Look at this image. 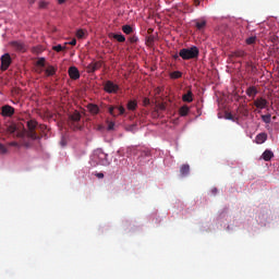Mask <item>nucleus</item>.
Returning <instances> with one entry per match:
<instances>
[{
    "instance_id": "13",
    "label": "nucleus",
    "mask_w": 279,
    "mask_h": 279,
    "mask_svg": "<svg viewBox=\"0 0 279 279\" xmlns=\"http://www.w3.org/2000/svg\"><path fill=\"white\" fill-rule=\"evenodd\" d=\"M246 95L247 97H252V99H255L256 96L258 95V89L256 88V86H250L246 89Z\"/></svg>"
},
{
    "instance_id": "12",
    "label": "nucleus",
    "mask_w": 279,
    "mask_h": 279,
    "mask_svg": "<svg viewBox=\"0 0 279 279\" xmlns=\"http://www.w3.org/2000/svg\"><path fill=\"white\" fill-rule=\"evenodd\" d=\"M11 47H13V49H15V51L25 52V44H23L21 41H12Z\"/></svg>"
},
{
    "instance_id": "23",
    "label": "nucleus",
    "mask_w": 279,
    "mask_h": 279,
    "mask_svg": "<svg viewBox=\"0 0 279 279\" xmlns=\"http://www.w3.org/2000/svg\"><path fill=\"white\" fill-rule=\"evenodd\" d=\"M190 108H189V106H183V107H181L180 109H179V114H180V117H186V114H189V112H190Z\"/></svg>"
},
{
    "instance_id": "30",
    "label": "nucleus",
    "mask_w": 279,
    "mask_h": 279,
    "mask_svg": "<svg viewBox=\"0 0 279 279\" xmlns=\"http://www.w3.org/2000/svg\"><path fill=\"white\" fill-rule=\"evenodd\" d=\"M0 154H8V148L5 147V145L0 143Z\"/></svg>"
},
{
    "instance_id": "42",
    "label": "nucleus",
    "mask_w": 279,
    "mask_h": 279,
    "mask_svg": "<svg viewBox=\"0 0 279 279\" xmlns=\"http://www.w3.org/2000/svg\"><path fill=\"white\" fill-rule=\"evenodd\" d=\"M66 0H58V2L62 5Z\"/></svg>"
},
{
    "instance_id": "34",
    "label": "nucleus",
    "mask_w": 279,
    "mask_h": 279,
    "mask_svg": "<svg viewBox=\"0 0 279 279\" xmlns=\"http://www.w3.org/2000/svg\"><path fill=\"white\" fill-rule=\"evenodd\" d=\"M69 45H71L72 47H75L77 45V39H72Z\"/></svg>"
},
{
    "instance_id": "22",
    "label": "nucleus",
    "mask_w": 279,
    "mask_h": 279,
    "mask_svg": "<svg viewBox=\"0 0 279 279\" xmlns=\"http://www.w3.org/2000/svg\"><path fill=\"white\" fill-rule=\"evenodd\" d=\"M111 36L118 43H125V36L123 34H111Z\"/></svg>"
},
{
    "instance_id": "31",
    "label": "nucleus",
    "mask_w": 279,
    "mask_h": 279,
    "mask_svg": "<svg viewBox=\"0 0 279 279\" xmlns=\"http://www.w3.org/2000/svg\"><path fill=\"white\" fill-rule=\"evenodd\" d=\"M37 66H45V58H40L37 60Z\"/></svg>"
},
{
    "instance_id": "15",
    "label": "nucleus",
    "mask_w": 279,
    "mask_h": 279,
    "mask_svg": "<svg viewBox=\"0 0 279 279\" xmlns=\"http://www.w3.org/2000/svg\"><path fill=\"white\" fill-rule=\"evenodd\" d=\"M267 141V133H259L255 137V143L257 145H263Z\"/></svg>"
},
{
    "instance_id": "32",
    "label": "nucleus",
    "mask_w": 279,
    "mask_h": 279,
    "mask_svg": "<svg viewBox=\"0 0 279 279\" xmlns=\"http://www.w3.org/2000/svg\"><path fill=\"white\" fill-rule=\"evenodd\" d=\"M76 36H77L78 38H84V31H83V29H78V31L76 32Z\"/></svg>"
},
{
    "instance_id": "37",
    "label": "nucleus",
    "mask_w": 279,
    "mask_h": 279,
    "mask_svg": "<svg viewBox=\"0 0 279 279\" xmlns=\"http://www.w3.org/2000/svg\"><path fill=\"white\" fill-rule=\"evenodd\" d=\"M39 8L41 9L47 8V2L45 1L39 2Z\"/></svg>"
},
{
    "instance_id": "18",
    "label": "nucleus",
    "mask_w": 279,
    "mask_h": 279,
    "mask_svg": "<svg viewBox=\"0 0 279 279\" xmlns=\"http://www.w3.org/2000/svg\"><path fill=\"white\" fill-rule=\"evenodd\" d=\"M87 110L90 112V114H97L99 112V106L95 104L87 105Z\"/></svg>"
},
{
    "instance_id": "21",
    "label": "nucleus",
    "mask_w": 279,
    "mask_h": 279,
    "mask_svg": "<svg viewBox=\"0 0 279 279\" xmlns=\"http://www.w3.org/2000/svg\"><path fill=\"white\" fill-rule=\"evenodd\" d=\"M47 77H51L53 75H56V68H53V65H49L46 71H45Z\"/></svg>"
},
{
    "instance_id": "26",
    "label": "nucleus",
    "mask_w": 279,
    "mask_h": 279,
    "mask_svg": "<svg viewBox=\"0 0 279 279\" xmlns=\"http://www.w3.org/2000/svg\"><path fill=\"white\" fill-rule=\"evenodd\" d=\"M122 32H123L124 34L130 35V34H132V32H134V29H133L132 26H130V25H124V26H122Z\"/></svg>"
},
{
    "instance_id": "19",
    "label": "nucleus",
    "mask_w": 279,
    "mask_h": 279,
    "mask_svg": "<svg viewBox=\"0 0 279 279\" xmlns=\"http://www.w3.org/2000/svg\"><path fill=\"white\" fill-rule=\"evenodd\" d=\"M182 99L186 104H191L193 101V92L189 90L186 94L182 96Z\"/></svg>"
},
{
    "instance_id": "41",
    "label": "nucleus",
    "mask_w": 279,
    "mask_h": 279,
    "mask_svg": "<svg viewBox=\"0 0 279 279\" xmlns=\"http://www.w3.org/2000/svg\"><path fill=\"white\" fill-rule=\"evenodd\" d=\"M173 58L174 60H178L180 58V54H174Z\"/></svg>"
},
{
    "instance_id": "38",
    "label": "nucleus",
    "mask_w": 279,
    "mask_h": 279,
    "mask_svg": "<svg viewBox=\"0 0 279 279\" xmlns=\"http://www.w3.org/2000/svg\"><path fill=\"white\" fill-rule=\"evenodd\" d=\"M10 147H19V143L17 142H11L9 143Z\"/></svg>"
},
{
    "instance_id": "17",
    "label": "nucleus",
    "mask_w": 279,
    "mask_h": 279,
    "mask_svg": "<svg viewBox=\"0 0 279 279\" xmlns=\"http://www.w3.org/2000/svg\"><path fill=\"white\" fill-rule=\"evenodd\" d=\"M194 23H195L196 29H198L199 32H202V29L206 27V20H195Z\"/></svg>"
},
{
    "instance_id": "28",
    "label": "nucleus",
    "mask_w": 279,
    "mask_h": 279,
    "mask_svg": "<svg viewBox=\"0 0 279 279\" xmlns=\"http://www.w3.org/2000/svg\"><path fill=\"white\" fill-rule=\"evenodd\" d=\"M262 121H264V123H271V116L269 113L262 116Z\"/></svg>"
},
{
    "instance_id": "5",
    "label": "nucleus",
    "mask_w": 279,
    "mask_h": 279,
    "mask_svg": "<svg viewBox=\"0 0 279 279\" xmlns=\"http://www.w3.org/2000/svg\"><path fill=\"white\" fill-rule=\"evenodd\" d=\"M1 71H8L10 69V64H12V57H10V53H4L1 57Z\"/></svg>"
},
{
    "instance_id": "39",
    "label": "nucleus",
    "mask_w": 279,
    "mask_h": 279,
    "mask_svg": "<svg viewBox=\"0 0 279 279\" xmlns=\"http://www.w3.org/2000/svg\"><path fill=\"white\" fill-rule=\"evenodd\" d=\"M28 3H29L31 5H34V3H36V0H28Z\"/></svg>"
},
{
    "instance_id": "2",
    "label": "nucleus",
    "mask_w": 279,
    "mask_h": 279,
    "mask_svg": "<svg viewBox=\"0 0 279 279\" xmlns=\"http://www.w3.org/2000/svg\"><path fill=\"white\" fill-rule=\"evenodd\" d=\"M68 125L71 128V130H82V114L80 111H74L73 113L69 114Z\"/></svg>"
},
{
    "instance_id": "4",
    "label": "nucleus",
    "mask_w": 279,
    "mask_h": 279,
    "mask_svg": "<svg viewBox=\"0 0 279 279\" xmlns=\"http://www.w3.org/2000/svg\"><path fill=\"white\" fill-rule=\"evenodd\" d=\"M37 125H38V122H36V120H29L27 122V128H28L27 136H28V138H32L33 141H38V138H40L38 136V134L36 133Z\"/></svg>"
},
{
    "instance_id": "25",
    "label": "nucleus",
    "mask_w": 279,
    "mask_h": 279,
    "mask_svg": "<svg viewBox=\"0 0 279 279\" xmlns=\"http://www.w3.org/2000/svg\"><path fill=\"white\" fill-rule=\"evenodd\" d=\"M180 77H182V72H180V71H174V72L170 73L171 80H180Z\"/></svg>"
},
{
    "instance_id": "8",
    "label": "nucleus",
    "mask_w": 279,
    "mask_h": 279,
    "mask_svg": "<svg viewBox=\"0 0 279 279\" xmlns=\"http://www.w3.org/2000/svg\"><path fill=\"white\" fill-rule=\"evenodd\" d=\"M254 106L258 108V110H265L267 106H269V101L265 99L264 97H257L254 100Z\"/></svg>"
},
{
    "instance_id": "45",
    "label": "nucleus",
    "mask_w": 279,
    "mask_h": 279,
    "mask_svg": "<svg viewBox=\"0 0 279 279\" xmlns=\"http://www.w3.org/2000/svg\"><path fill=\"white\" fill-rule=\"evenodd\" d=\"M216 191H217V189H214V190H213V193H216Z\"/></svg>"
},
{
    "instance_id": "46",
    "label": "nucleus",
    "mask_w": 279,
    "mask_h": 279,
    "mask_svg": "<svg viewBox=\"0 0 279 279\" xmlns=\"http://www.w3.org/2000/svg\"><path fill=\"white\" fill-rule=\"evenodd\" d=\"M116 112H118V113H119L118 109H116Z\"/></svg>"
},
{
    "instance_id": "36",
    "label": "nucleus",
    "mask_w": 279,
    "mask_h": 279,
    "mask_svg": "<svg viewBox=\"0 0 279 279\" xmlns=\"http://www.w3.org/2000/svg\"><path fill=\"white\" fill-rule=\"evenodd\" d=\"M108 130H114V122L108 123Z\"/></svg>"
},
{
    "instance_id": "7",
    "label": "nucleus",
    "mask_w": 279,
    "mask_h": 279,
    "mask_svg": "<svg viewBox=\"0 0 279 279\" xmlns=\"http://www.w3.org/2000/svg\"><path fill=\"white\" fill-rule=\"evenodd\" d=\"M104 90L109 94L118 93L119 85L114 84L112 81H107L105 83Z\"/></svg>"
},
{
    "instance_id": "43",
    "label": "nucleus",
    "mask_w": 279,
    "mask_h": 279,
    "mask_svg": "<svg viewBox=\"0 0 279 279\" xmlns=\"http://www.w3.org/2000/svg\"><path fill=\"white\" fill-rule=\"evenodd\" d=\"M195 3H196V5H199V0H196Z\"/></svg>"
},
{
    "instance_id": "6",
    "label": "nucleus",
    "mask_w": 279,
    "mask_h": 279,
    "mask_svg": "<svg viewBox=\"0 0 279 279\" xmlns=\"http://www.w3.org/2000/svg\"><path fill=\"white\" fill-rule=\"evenodd\" d=\"M108 112L111 114V117H119V114H125V108L123 106H110L108 108Z\"/></svg>"
},
{
    "instance_id": "10",
    "label": "nucleus",
    "mask_w": 279,
    "mask_h": 279,
    "mask_svg": "<svg viewBox=\"0 0 279 279\" xmlns=\"http://www.w3.org/2000/svg\"><path fill=\"white\" fill-rule=\"evenodd\" d=\"M102 66L101 61H94L87 65V73H95Z\"/></svg>"
},
{
    "instance_id": "16",
    "label": "nucleus",
    "mask_w": 279,
    "mask_h": 279,
    "mask_svg": "<svg viewBox=\"0 0 279 279\" xmlns=\"http://www.w3.org/2000/svg\"><path fill=\"white\" fill-rule=\"evenodd\" d=\"M272 157H274V151L269 149H266L262 155V158L263 160H265V162H269V160H271Z\"/></svg>"
},
{
    "instance_id": "33",
    "label": "nucleus",
    "mask_w": 279,
    "mask_h": 279,
    "mask_svg": "<svg viewBox=\"0 0 279 279\" xmlns=\"http://www.w3.org/2000/svg\"><path fill=\"white\" fill-rule=\"evenodd\" d=\"M130 43H132V44L138 43V37H136V36L130 37Z\"/></svg>"
},
{
    "instance_id": "14",
    "label": "nucleus",
    "mask_w": 279,
    "mask_h": 279,
    "mask_svg": "<svg viewBox=\"0 0 279 279\" xmlns=\"http://www.w3.org/2000/svg\"><path fill=\"white\" fill-rule=\"evenodd\" d=\"M189 173H191V166H189V163L182 165L180 168V174L182 175V178H186Z\"/></svg>"
},
{
    "instance_id": "9",
    "label": "nucleus",
    "mask_w": 279,
    "mask_h": 279,
    "mask_svg": "<svg viewBox=\"0 0 279 279\" xmlns=\"http://www.w3.org/2000/svg\"><path fill=\"white\" fill-rule=\"evenodd\" d=\"M2 117H14V107L10 105H4L1 108Z\"/></svg>"
},
{
    "instance_id": "3",
    "label": "nucleus",
    "mask_w": 279,
    "mask_h": 279,
    "mask_svg": "<svg viewBox=\"0 0 279 279\" xmlns=\"http://www.w3.org/2000/svg\"><path fill=\"white\" fill-rule=\"evenodd\" d=\"M92 159L96 165H101L102 167H108V165H110V161H108V154L104 153L102 149H96Z\"/></svg>"
},
{
    "instance_id": "20",
    "label": "nucleus",
    "mask_w": 279,
    "mask_h": 279,
    "mask_svg": "<svg viewBox=\"0 0 279 279\" xmlns=\"http://www.w3.org/2000/svg\"><path fill=\"white\" fill-rule=\"evenodd\" d=\"M258 37L256 35H252L245 39L246 45H256Z\"/></svg>"
},
{
    "instance_id": "40",
    "label": "nucleus",
    "mask_w": 279,
    "mask_h": 279,
    "mask_svg": "<svg viewBox=\"0 0 279 279\" xmlns=\"http://www.w3.org/2000/svg\"><path fill=\"white\" fill-rule=\"evenodd\" d=\"M130 151H133V154H136V148L132 147V148H130Z\"/></svg>"
},
{
    "instance_id": "27",
    "label": "nucleus",
    "mask_w": 279,
    "mask_h": 279,
    "mask_svg": "<svg viewBox=\"0 0 279 279\" xmlns=\"http://www.w3.org/2000/svg\"><path fill=\"white\" fill-rule=\"evenodd\" d=\"M7 132L9 134H14V132H16V124H11V125L7 126Z\"/></svg>"
},
{
    "instance_id": "29",
    "label": "nucleus",
    "mask_w": 279,
    "mask_h": 279,
    "mask_svg": "<svg viewBox=\"0 0 279 279\" xmlns=\"http://www.w3.org/2000/svg\"><path fill=\"white\" fill-rule=\"evenodd\" d=\"M53 51H57V53H60V51H64V47L62 45H57L52 47Z\"/></svg>"
},
{
    "instance_id": "24",
    "label": "nucleus",
    "mask_w": 279,
    "mask_h": 279,
    "mask_svg": "<svg viewBox=\"0 0 279 279\" xmlns=\"http://www.w3.org/2000/svg\"><path fill=\"white\" fill-rule=\"evenodd\" d=\"M138 104L136 102V100H130L126 105L128 110H136Z\"/></svg>"
},
{
    "instance_id": "44",
    "label": "nucleus",
    "mask_w": 279,
    "mask_h": 279,
    "mask_svg": "<svg viewBox=\"0 0 279 279\" xmlns=\"http://www.w3.org/2000/svg\"><path fill=\"white\" fill-rule=\"evenodd\" d=\"M238 56H239V57L243 56V52H239Z\"/></svg>"
},
{
    "instance_id": "1",
    "label": "nucleus",
    "mask_w": 279,
    "mask_h": 279,
    "mask_svg": "<svg viewBox=\"0 0 279 279\" xmlns=\"http://www.w3.org/2000/svg\"><path fill=\"white\" fill-rule=\"evenodd\" d=\"M180 58L182 60H195V58H199V48L196 46H192L190 48H182L179 51Z\"/></svg>"
},
{
    "instance_id": "35",
    "label": "nucleus",
    "mask_w": 279,
    "mask_h": 279,
    "mask_svg": "<svg viewBox=\"0 0 279 279\" xmlns=\"http://www.w3.org/2000/svg\"><path fill=\"white\" fill-rule=\"evenodd\" d=\"M96 178H98L99 180L104 179V172H97Z\"/></svg>"
},
{
    "instance_id": "11",
    "label": "nucleus",
    "mask_w": 279,
    "mask_h": 279,
    "mask_svg": "<svg viewBox=\"0 0 279 279\" xmlns=\"http://www.w3.org/2000/svg\"><path fill=\"white\" fill-rule=\"evenodd\" d=\"M71 80H80V70L75 66H70L68 70Z\"/></svg>"
}]
</instances>
